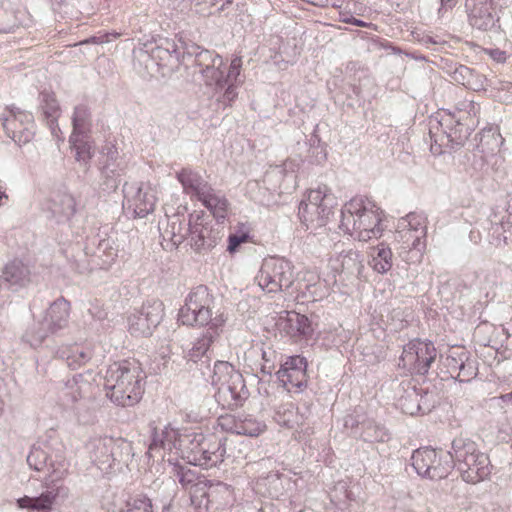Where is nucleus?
<instances>
[{
	"instance_id": "nucleus-1",
	"label": "nucleus",
	"mask_w": 512,
	"mask_h": 512,
	"mask_svg": "<svg viewBox=\"0 0 512 512\" xmlns=\"http://www.w3.org/2000/svg\"><path fill=\"white\" fill-rule=\"evenodd\" d=\"M386 220L385 211L375 201L355 196L344 204L339 228L355 240L369 242L383 236Z\"/></svg>"
},
{
	"instance_id": "nucleus-2",
	"label": "nucleus",
	"mask_w": 512,
	"mask_h": 512,
	"mask_svg": "<svg viewBox=\"0 0 512 512\" xmlns=\"http://www.w3.org/2000/svg\"><path fill=\"white\" fill-rule=\"evenodd\" d=\"M144 380L145 373L141 364L135 359L115 362L106 372V395L119 406H133L142 398Z\"/></svg>"
},
{
	"instance_id": "nucleus-3",
	"label": "nucleus",
	"mask_w": 512,
	"mask_h": 512,
	"mask_svg": "<svg viewBox=\"0 0 512 512\" xmlns=\"http://www.w3.org/2000/svg\"><path fill=\"white\" fill-rule=\"evenodd\" d=\"M214 297L206 286L192 290L185 305L180 309L178 320L187 326L205 327L207 331L220 335L227 321L221 311H212Z\"/></svg>"
},
{
	"instance_id": "nucleus-4",
	"label": "nucleus",
	"mask_w": 512,
	"mask_h": 512,
	"mask_svg": "<svg viewBox=\"0 0 512 512\" xmlns=\"http://www.w3.org/2000/svg\"><path fill=\"white\" fill-rule=\"evenodd\" d=\"M196 60L199 66L202 67L201 72L207 83L219 88L227 86L224 99L229 103L234 101L237 97L238 77L242 70V57L233 55L227 67L219 54L205 50L197 55Z\"/></svg>"
},
{
	"instance_id": "nucleus-5",
	"label": "nucleus",
	"mask_w": 512,
	"mask_h": 512,
	"mask_svg": "<svg viewBox=\"0 0 512 512\" xmlns=\"http://www.w3.org/2000/svg\"><path fill=\"white\" fill-rule=\"evenodd\" d=\"M183 442L182 458L189 464L209 469L224 461L225 442L215 433L190 432Z\"/></svg>"
},
{
	"instance_id": "nucleus-6",
	"label": "nucleus",
	"mask_w": 512,
	"mask_h": 512,
	"mask_svg": "<svg viewBox=\"0 0 512 512\" xmlns=\"http://www.w3.org/2000/svg\"><path fill=\"white\" fill-rule=\"evenodd\" d=\"M453 453L457 469L465 482L476 484L490 475L489 457L478 450L475 442L456 439L453 441Z\"/></svg>"
},
{
	"instance_id": "nucleus-7",
	"label": "nucleus",
	"mask_w": 512,
	"mask_h": 512,
	"mask_svg": "<svg viewBox=\"0 0 512 512\" xmlns=\"http://www.w3.org/2000/svg\"><path fill=\"white\" fill-rule=\"evenodd\" d=\"M211 379L217 389V401L227 408L238 406L244 384L241 374L233 365L226 361H216Z\"/></svg>"
},
{
	"instance_id": "nucleus-8",
	"label": "nucleus",
	"mask_w": 512,
	"mask_h": 512,
	"mask_svg": "<svg viewBox=\"0 0 512 512\" xmlns=\"http://www.w3.org/2000/svg\"><path fill=\"white\" fill-rule=\"evenodd\" d=\"M259 287L268 293L290 288L294 282V265L282 257L266 258L256 276Z\"/></svg>"
},
{
	"instance_id": "nucleus-9",
	"label": "nucleus",
	"mask_w": 512,
	"mask_h": 512,
	"mask_svg": "<svg viewBox=\"0 0 512 512\" xmlns=\"http://www.w3.org/2000/svg\"><path fill=\"white\" fill-rule=\"evenodd\" d=\"M412 466L420 476L440 480L450 474L453 468V455L443 450L422 447L413 452Z\"/></svg>"
},
{
	"instance_id": "nucleus-10",
	"label": "nucleus",
	"mask_w": 512,
	"mask_h": 512,
	"mask_svg": "<svg viewBox=\"0 0 512 512\" xmlns=\"http://www.w3.org/2000/svg\"><path fill=\"white\" fill-rule=\"evenodd\" d=\"M437 356V350L430 341L410 340L403 346L398 366L410 374L424 375Z\"/></svg>"
},
{
	"instance_id": "nucleus-11",
	"label": "nucleus",
	"mask_w": 512,
	"mask_h": 512,
	"mask_svg": "<svg viewBox=\"0 0 512 512\" xmlns=\"http://www.w3.org/2000/svg\"><path fill=\"white\" fill-rule=\"evenodd\" d=\"M188 226V241L197 253L211 251L221 239V232L202 213L190 214Z\"/></svg>"
},
{
	"instance_id": "nucleus-12",
	"label": "nucleus",
	"mask_w": 512,
	"mask_h": 512,
	"mask_svg": "<svg viewBox=\"0 0 512 512\" xmlns=\"http://www.w3.org/2000/svg\"><path fill=\"white\" fill-rule=\"evenodd\" d=\"M307 368L308 361L304 356H287L280 364L276 377L286 391L300 393L308 385Z\"/></svg>"
},
{
	"instance_id": "nucleus-13",
	"label": "nucleus",
	"mask_w": 512,
	"mask_h": 512,
	"mask_svg": "<svg viewBox=\"0 0 512 512\" xmlns=\"http://www.w3.org/2000/svg\"><path fill=\"white\" fill-rule=\"evenodd\" d=\"M3 117V128L7 135L19 144L28 143L33 137L34 117L32 113L10 108Z\"/></svg>"
},
{
	"instance_id": "nucleus-14",
	"label": "nucleus",
	"mask_w": 512,
	"mask_h": 512,
	"mask_svg": "<svg viewBox=\"0 0 512 512\" xmlns=\"http://www.w3.org/2000/svg\"><path fill=\"white\" fill-rule=\"evenodd\" d=\"M467 5L469 8L468 19L471 26L484 31L494 26L493 0H471V3Z\"/></svg>"
},
{
	"instance_id": "nucleus-15",
	"label": "nucleus",
	"mask_w": 512,
	"mask_h": 512,
	"mask_svg": "<svg viewBox=\"0 0 512 512\" xmlns=\"http://www.w3.org/2000/svg\"><path fill=\"white\" fill-rule=\"evenodd\" d=\"M479 114L480 107L477 103L472 100H463L449 115L460 127V132H462V128H465V131L469 133L478 125Z\"/></svg>"
},
{
	"instance_id": "nucleus-16",
	"label": "nucleus",
	"mask_w": 512,
	"mask_h": 512,
	"mask_svg": "<svg viewBox=\"0 0 512 512\" xmlns=\"http://www.w3.org/2000/svg\"><path fill=\"white\" fill-rule=\"evenodd\" d=\"M299 218L307 228H318L326 225L329 217L328 208H320L317 205L303 200L299 206Z\"/></svg>"
},
{
	"instance_id": "nucleus-17",
	"label": "nucleus",
	"mask_w": 512,
	"mask_h": 512,
	"mask_svg": "<svg viewBox=\"0 0 512 512\" xmlns=\"http://www.w3.org/2000/svg\"><path fill=\"white\" fill-rule=\"evenodd\" d=\"M358 263L359 261L357 254L351 250L334 254L328 259V276L331 277L334 282H336L337 276L341 275L342 273L352 271Z\"/></svg>"
},
{
	"instance_id": "nucleus-18",
	"label": "nucleus",
	"mask_w": 512,
	"mask_h": 512,
	"mask_svg": "<svg viewBox=\"0 0 512 512\" xmlns=\"http://www.w3.org/2000/svg\"><path fill=\"white\" fill-rule=\"evenodd\" d=\"M58 493L55 490H46L37 497L23 496L17 500L21 509L37 512H49L57 499Z\"/></svg>"
},
{
	"instance_id": "nucleus-19",
	"label": "nucleus",
	"mask_w": 512,
	"mask_h": 512,
	"mask_svg": "<svg viewBox=\"0 0 512 512\" xmlns=\"http://www.w3.org/2000/svg\"><path fill=\"white\" fill-rule=\"evenodd\" d=\"M199 201L220 220L225 219L229 212V202L225 196L216 193L210 186L198 198Z\"/></svg>"
},
{
	"instance_id": "nucleus-20",
	"label": "nucleus",
	"mask_w": 512,
	"mask_h": 512,
	"mask_svg": "<svg viewBox=\"0 0 512 512\" xmlns=\"http://www.w3.org/2000/svg\"><path fill=\"white\" fill-rule=\"evenodd\" d=\"M284 330L295 339L308 337L313 331L308 317L297 312L287 313Z\"/></svg>"
},
{
	"instance_id": "nucleus-21",
	"label": "nucleus",
	"mask_w": 512,
	"mask_h": 512,
	"mask_svg": "<svg viewBox=\"0 0 512 512\" xmlns=\"http://www.w3.org/2000/svg\"><path fill=\"white\" fill-rule=\"evenodd\" d=\"M370 256L371 260L369 264L374 271L384 274L392 268L393 253L387 244L381 242L371 248Z\"/></svg>"
},
{
	"instance_id": "nucleus-22",
	"label": "nucleus",
	"mask_w": 512,
	"mask_h": 512,
	"mask_svg": "<svg viewBox=\"0 0 512 512\" xmlns=\"http://www.w3.org/2000/svg\"><path fill=\"white\" fill-rule=\"evenodd\" d=\"M177 179L182 184L184 192L196 195L197 199L204 193L209 185L204 182L201 176L189 168H183L177 173Z\"/></svg>"
},
{
	"instance_id": "nucleus-23",
	"label": "nucleus",
	"mask_w": 512,
	"mask_h": 512,
	"mask_svg": "<svg viewBox=\"0 0 512 512\" xmlns=\"http://www.w3.org/2000/svg\"><path fill=\"white\" fill-rule=\"evenodd\" d=\"M305 201L320 208H328L331 214H333V209L337 205L336 197L332 193L331 188L326 184H320L308 190Z\"/></svg>"
},
{
	"instance_id": "nucleus-24",
	"label": "nucleus",
	"mask_w": 512,
	"mask_h": 512,
	"mask_svg": "<svg viewBox=\"0 0 512 512\" xmlns=\"http://www.w3.org/2000/svg\"><path fill=\"white\" fill-rule=\"evenodd\" d=\"M469 359V353L462 346H454L449 349L445 358V365L449 369L451 376L460 378L465 376L464 370Z\"/></svg>"
},
{
	"instance_id": "nucleus-25",
	"label": "nucleus",
	"mask_w": 512,
	"mask_h": 512,
	"mask_svg": "<svg viewBox=\"0 0 512 512\" xmlns=\"http://www.w3.org/2000/svg\"><path fill=\"white\" fill-rule=\"evenodd\" d=\"M134 210L139 217L153 212L157 203V191L151 186L140 187L134 200Z\"/></svg>"
},
{
	"instance_id": "nucleus-26",
	"label": "nucleus",
	"mask_w": 512,
	"mask_h": 512,
	"mask_svg": "<svg viewBox=\"0 0 512 512\" xmlns=\"http://www.w3.org/2000/svg\"><path fill=\"white\" fill-rule=\"evenodd\" d=\"M40 108L50 127H53L61 114V109L53 92L43 91L40 94Z\"/></svg>"
},
{
	"instance_id": "nucleus-27",
	"label": "nucleus",
	"mask_w": 512,
	"mask_h": 512,
	"mask_svg": "<svg viewBox=\"0 0 512 512\" xmlns=\"http://www.w3.org/2000/svg\"><path fill=\"white\" fill-rule=\"evenodd\" d=\"M3 277L11 284L23 285L30 281V271L21 261L14 260L5 266Z\"/></svg>"
},
{
	"instance_id": "nucleus-28",
	"label": "nucleus",
	"mask_w": 512,
	"mask_h": 512,
	"mask_svg": "<svg viewBox=\"0 0 512 512\" xmlns=\"http://www.w3.org/2000/svg\"><path fill=\"white\" fill-rule=\"evenodd\" d=\"M158 319H153L147 313H134L128 317V329L134 335H148L151 332V327L155 326Z\"/></svg>"
},
{
	"instance_id": "nucleus-29",
	"label": "nucleus",
	"mask_w": 512,
	"mask_h": 512,
	"mask_svg": "<svg viewBox=\"0 0 512 512\" xmlns=\"http://www.w3.org/2000/svg\"><path fill=\"white\" fill-rule=\"evenodd\" d=\"M399 229H407L412 231L414 233L415 241L418 239H425L427 231L426 219L420 214L409 213L399 223Z\"/></svg>"
},
{
	"instance_id": "nucleus-30",
	"label": "nucleus",
	"mask_w": 512,
	"mask_h": 512,
	"mask_svg": "<svg viewBox=\"0 0 512 512\" xmlns=\"http://www.w3.org/2000/svg\"><path fill=\"white\" fill-rule=\"evenodd\" d=\"M187 434L188 433L180 434L177 429L169 424L162 430L161 444L164 448H175L182 453L184 445H187V442H183Z\"/></svg>"
},
{
	"instance_id": "nucleus-31",
	"label": "nucleus",
	"mask_w": 512,
	"mask_h": 512,
	"mask_svg": "<svg viewBox=\"0 0 512 512\" xmlns=\"http://www.w3.org/2000/svg\"><path fill=\"white\" fill-rule=\"evenodd\" d=\"M62 357L65 358L70 368L77 369L83 366L90 359L91 355L83 347L74 344L62 351Z\"/></svg>"
},
{
	"instance_id": "nucleus-32",
	"label": "nucleus",
	"mask_w": 512,
	"mask_h": 512,
	"mask_svg": "<svg viewBox=\"0 0 512 512\" xmlns=\"http://www.w3.org/2000/svg\"><path fill=\"white\" fill-rule=\"evenodd\" d=\"M251 242H253L251 230L245 224H241L238 226L235 233H231L228 236L227 251L230 254H234L239 250L242 244Z\"/></svg>"
},
{
	"instance_id": "nucleus-33",
	"label": "nucleus",
	"mask_w": 512,
	"mask_h": 512,
	"mask_svg": "<svg viewBox=\"0 0 512 512\" xmlns=\"http://www.w3.org/2000/svg\"><path fill=\"white\" fill-rule=\"evenodd\" d=\"M238 427V435L249 437H258L264 433L267 428L264 422L250 417L241 418Z\"/></svg>"
},
{
	"instance_id": "nucleus-34",
	"label": "nucleus",
	"mask_w": 512,
	"mask_h": 512,
	"mask_svg": "<svg viewBox=\"0 0 512 512\" xmlns=\"http://www.w3.org/2000/svg\"><path fill=\"white\" fill-rule=\"evenodd\" d=\"M217 336L218 335H215L211 331H206V333L194 343L193 347L189 351V358L193 361H197L203 357L210 349Z\"/></svg>"
},
{
	"instance_id": "nucleus-35",
	"label": "nucleus",
	"mask_w": 512,
	"mask_h": 512,
	"mask_svg": "<svg viewBox=\"0 0 512 512\" xmlns=\"http://www.w3.org/2000/svg\"><path fill=\"white\" fill-rule=\"evenodd\" d=\"M84 138V134H71L70 143L76 151L77 160L87 162L92 157V146Z\"/></svg>"
},
{
	"instance_id": "nucleus-36",
	"label": "nucleus",
	"mask_w": 512,
	"mask_h": 512,
	"mask_svg": "<svg viewBox=\"0 0 512 512\" xmlns=\"http://www.w3.org/2000/svg\"><path fill=\"white\" fill-rule=\"evenodd\" d=\"M89 111L84 105L77 106L73 114V132L72 134H85L89 125Z\"/></svg>"
},
{
	"instance_id": "nucleus-37",
	"label": "nucleus",
	"mask_w": 512,
	"mask_h": 512,
	"mask_svg": "<svg viewBox=\"0 0 512 512\" xmlns=\"http://www.w3.org/2000/svg\"><path fill=\"white\" fill-rule=\"evenodd\" d=\"M172 466L173 475L178 478L179 483L184 488H188L190 485H193L196 482L197 476L193 470L179 463H173Z\"/></svg>"
},
{
	"instance_id": "nucleus-38",
	"label": "nucleus",
	"mask_w": 512,
	"mask_h": 512,
	"mask_svg": "<svg viewBox=\"0 0 512 512\" xmlns=\"http://www.w3.org/2000/svg\"><path fill=\"white\" fill-rule=\"evenodd\" d=\"M29 466L36 471H41L46 463V454L40 448H33L27 456Z\"/></svg>"
},
{
	"instance_id": "nucleus-39",
	"label": "nucleus",
	"mask_w": 512,
	"mask_h": 512,
	"mask_svg": "<svg viewBox=\"0 0 512 512\" xmlns=\"http://www.w3.org/2000/svg\"><path fill=\"white\" fill-rule=\"evenodd\" d=\"M397 238L398 241H401L405 246L404 249H416L419 248L422 244L423 239H418L415 241L414 233L407 229H398L397 230Z\"/></svg>"
},
{
	"instance_id": "nucleus-40",
	"label": "nucleus",
	"mask_w": 512,
	"mask_h": 512,
	"mask_svg": "<svg viewBox=\"0 0 512 512\" xmlns=\"http://www.w3.org/2000/svg\"><path fill=\"white\" fill-rule=\"evenodd\" d=\"M241 418H238L231 414L222 415L218 418V425L222 430L238 434V424Z\"/></svg>"
},
{
	"instance_id": "nucleus-41",
	"label": "nucleus",
	"mask_w": 512,
	"mask_h": 512,
	"mask_svg": "<svg viewBox=\"0 0 512 512\" xmlns=\"http://www.w3.org/2000/svg\"><path fill=\"white\" fill-rule=\"evenodd\" d=\"M219 0H191L196 13L208 16L212 14V8L217 5Z\"/></svg>"
},
{
	"instance_id": "nucleus-42",
	"label": "nucleus",
	"mask_w": 512,
	"mask_h": 512,
	"mask_svg": "<svg viewBox=\"0 0 512 512\" xmlns=\"http://www.w3.org/2000/svg\"><path fill=\"white\" fill-rule=\"evenodd\" d=\"M120 36L119 33H107L100 37H91L90 39L84 41V43H107L111 41L112 39H117Z\"/></svg>"
},
{
	"instance_id": "nucleus-43",
	"label": "nucleus",
	"mask_w": 512,
	"mask_h": 512,
	"mask_svg": "<svg viewBox=\"0 0 512 512\" xmlns=\"http://www.w3.org/2000/svg\"><path fill=\"white\" fill-rule=\"evenodd\" d=\"M138 506H134L129 512H152V503L148 498L140 499Z\"/></svg>"
},
{
	"instance_id": "nucleus-44",
	"label": "nucleus",
	"mask_w": 512,
	"mask_h": 512,
	"mask_svg": "<svg viewBox=\"0 0 512 512\" xmlns=\"http://www.w3.org/2000/svg\"><path fill=\"white\" fill-rule=\"evenodd\" d=\"M489 55L497 62H505L506 54L500 49H493L489 51Z\"/></svg>"
},
{
	"instance_id": "nucleus-45",
	"label": "nucleus",
	"mask_w": 512,
	"mask_h": 512,
	"mask_svg": "<svg viewBox=\"0 0 512 512\" xmlns=\"http://www.w3.org/2000/svg\"><path fill=\"white\" fill-rule=\"evenodd\" d=\"M459 0H441V7L439 9V12L447 11L449 9H452Z\"/></svg>"
},
{
	"instance_id": "nucleus-46",
	"label": "nucleus",
	"mask_w": 512,
	"mask_h": 512,
	"mask_svg": "<svg viewBox=\"0 0 512 512\" xmlns=\"http://www.w3.org/2000/svg\"><path fill=\"white\" fill-rule=\"evenodd\" d=\"M352 25H355V26H358V27H366V28H371V29H374L376 30V25H374L373 23H367V22H364L360 19H357L352 21Z\"/></svg>"
},
{
	"instance_id": "nucleus-47",
	"label": "nucleus",
	"mask_w": 512,
	"mask_h": 512,
	"mask_svg": "<svg viewBox=\"0 0 512 512\" xmlns=\"http://www.w3.org/2000/svg\"><path fill=\"white\" fill-rule=\"evenodd\" d=\"M354 20H356L355 17H348V18L342 19V22L347 23V24H352V21H354Z\"/></svg>"
},
{
	"instance_id": "nucleus-48",
	"label": "nucleus",
	"mask_w": 512,
	"mask_h": 512,
	"mask_svg": "<svg viewBox=\"0 0 512 512\" xmlns=\"http://www.w3.org/2000/svg\"><path fill=\"white\" fill-rule=\"evenodd\" d=\"M502 399H512V392L502 396Z\"/></svg>"
}]
</instances>
